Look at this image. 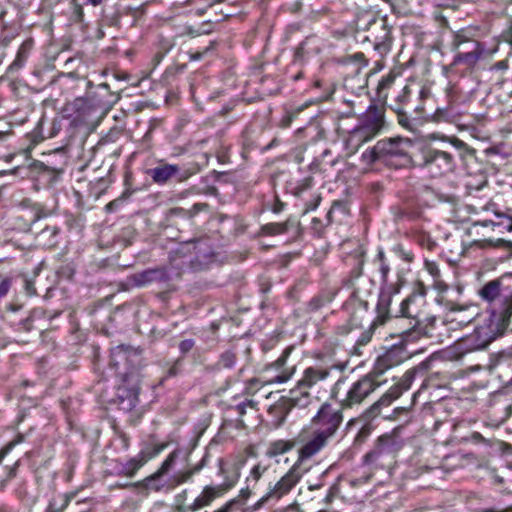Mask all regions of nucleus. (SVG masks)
Listing matches in <instances>:
<instances>
[{"mask_svg":"<svg viewBox=\"0 0 512 512\" xmlns=\"http://www.w3.org/2000/svg\"><path fill=\"white\" fill-rule=\"evenodd\" d=\"M322 418H312L308 427L303 428L295 438V446L300 445L298 465L317 454L325 445L330 436L334 434L342 418H330L332 421L326 428L320 427Z\"/></svg>","mask_w":512,"mask_h":512,"instance_id":"nucleus-1","label":"nucleus"},{"mask_svg":"<svg viewBox=\"0 0 512 512\" xmlns=\"http://www.w3.org/2000/svg\"><path fill=\"white\" fill-rule=\"evenodd\" d=\"M372 419L373 418L365 421L361 425V427L354 439V444H359V445L363 444L367 440V438L371 435L372 431L375 429Z\"/></svg>","mask_w":512,"mask_h":512,"instance_id":"nucleus-31","label":"nucleus"},{"mask_svg":"<svg viewBox=\"0 0 512 512\" xmlns=\"http://www.w3.org/2000/svg\"><path fill=\"white\" fill-rule=\"evenodd\" d=\"M383 125V111L374 105H370L362 116L360 124L352 130L348 139L349 145L357 149L373 139L381 131Z\"/></svg>","mask_w":512,"mask_h":512,"instance_id":"nucleus-2","label":"nucleus"},{"mask_svg":"<svg viewBox=\"0 0 512 512\" xmlns=\"http://www.w3.org/2000/svg\"><path fill=\"white\" fill-rule=\"evenodd\" d=\"M449 141L457 149H463L466 146V144L463 141L455 137L451 138Z\"/></svg>","mask_w":512,"mask_h":512,"instance_id":"nucleus-49","label":"nucleus"},{"mask_svg":"<svg viewBox=\"0 0 512 512\" xmlns=\"http://www.w3.org/2000/svg\"><path fill=\"white\" fill-rule=\"evenodd\" d=\"M425 268L428 271V273L433 276L434 278L439 277L440 270L435 262L432 261H426L425 262Z\"/></svg>","mask_w":512,"mask_h":512,"instance_id":"nucleus-40","label":"nucleus"},{"mask_svg":"<svg viewBox=\"0 0 512 512\" xmlns=\"http://www.w3.org/2000/svg\"><path fill=\"white\" fill-rule=\"evenodd\" d=\"M360 418H351V420L348 422L347 427L351 428L352 426H355L358 424V420Z\"/></svg>","mask_w":512,"mask_h":512,"instance_id":"nucleus-57","label":"nucleus"},{"mask_svg":"<svg viewBox=\"0 0 512 512\" xmlns=\"http://www.w3.org/2000/svg\"><path fill=\"white\" fill-rule=\"evenodd\" d=\"M488 248H503L511 250L512 241H508L502 238L474 240L468 245L463 246L462 253L464 255H470L472 251Z\"/></svg>","mask_w":512,"mask_h":512,"instance_id":"nucleus-19","label":"nucleus"},{"mask_svg":"<svg viewBox=\"0 0 512 512\" xmlns=\"http://www.w3.org/2000/svg\"><path fill=\"white\" fill-rule=\"evenodd\" d=\"M299 465L295 463L293 467L264 495L257 503V507H261L269 499H280L282 496L290 492V490L298 483L301 473L298 471Z\"/></svg>","mask_w":512,"mask_h":512,"instance_id":"nucleus-11","label":"nucleus"},{"mask_svg":"<svg viewBox=\"0 0 512 512\" xmlns=\"http://www.w3.org/2000/svg\"><path fill=\"white\" fill-rule=\"evenodd\" d=\"M23 441V436L19 435L17 439L10 441L0 450V463L13 450V448Z\"/></svg>","mask_w":512,"mask_h":512,"instance_id":"nucleus-36","label":"nucleus"},{"mask_svg":"<svg viewBox=\"0 0 512 512\" xmlns=\"http://www.w3.org/2000/svg\"><path fill=\"white\" fill-rule=\"evenodd\" d=\"M338 492H339V488H338L337 485L331 486L329 491H328V494L324 498L325 504H330L333 501V499L336 497Z\"/></svg>","mask_w":512,"mask_h":512,"instance_id":"nucleus-43","label":"nucleus"},{"mask_svg":"<svg viewBox=\"0 0 512 512\" xmlns=\"http://www.w3.org/2000/svg\"><path fill=\"white\" fill-rule=\"evenodd\" d=\"M500 221L494 222L492 220L477 221L473 225L476 227L481 225L483 227L491 226L493 230L498 229L499 233L512 232V218L501 214H496Z\"/></svg>","mask_w":512,"mask_h":512,"instance_id":"nucleus-26","label":"nucleus"},{"mask_svg":"<svg viewBox=\"0 0 512 512\" xmlns=\"http://www.w3.org/2000/svg\"><path fill=\"white\" fill-rule=\"evenodd\" d=\"M453 47L457 53L452 64H465L469 68L474 67L485 52V47L480 42L470 40L462 34L455 35Z\"/></svg>","mask_w":512,"mask_h":512,"instance_id":"nucleus-7","label":"nucleus"},{"mask_svg":"<svg viewBox=\"0 0 512 512\" xmlns=\"http://www.w3.org/2000/svg\"><path fill=\"white\" fill-rule=\"evenodd\" d=\"M403 442L395 435L384 434L380 436L373 449L363 457V463L375 468L383 467V460L394 458L395 454L402 448Z\"/></svg>","mask_w":512,"mask_h":512,"instance_id":"nucleus-5","label":"nucleus"},{"mask_svg":"<svg viewBox=\"0 0 512 512\" xmlns=\"http://www.w3.org/2000/svg\"><path fill=\"white\" fill-rule=\"evenodd\" d=\"M410 94V89L408 86H405L402 92L399 94L398 99L401 104L405 103L408 100Z\"/></svg>","mask_w":512,"mask_h":512,"instance_id":"nucleus-47","label":"nucleus"},{"mask_svg":"<svg viewBox=\"0 0 512 512\" xmlns=\"http://www.w3.org/2000/svg\"><path fill=\"white\" fill-rule=\"evenodd\" d=\"M330 370L327 368L310 367L304 372L302 379L298 382L299 387H312L319 381L328 378Z\"/></svg>","mask_w":512,"mask_h":512,"instance_id":"nucleus-21","label":"nucleus"},{"mask_svg":"<svg viewBox=\"0 0 512 512\" xmlns=\"http://www.w3.org/2000/svg\"><path fill=\"white\" fill-rule=\"evenodd\" d=\"M163 276V272L160 269H148L139 273H135L130 276L129 280L131 284L136 287L146 286L153 281L160 279Z\"/></svg>","mask_w":512,"mask_h":512,"instance_id":"nucleus-23","label":"nucleus"},{"mask_svg":"<svg viewBox=\"0 0 512 512\" xmlns=\"http://www.w3.org/2000/svg\"><path fill=\"white\" fill-rule=\"evenodd\" d=\"M10 286H11V282L9 279H4L1 281V283H0V299L8 293Z\"/></svg>","mask_w":512,"mask_h":512,"instance_id":"nucleus-46","label":"nucleus"},{"mask_svg":"<svg viewBox=\"0 0 512 512\" xmlns=\"http://www.w3.org/2000/svg\"><path fill=\"white\" fill-rule=\"evenodd\" d=\"M295 446L294 440H276L269 444V447L266 451V455L269 458L276 457L278 455H282L288 451H290Z\"/></svg>","mask_w":512,"mask_h":512,"instance_id":"nucleus-27","label":"nucleus"},{"mask_svg":"<svg viewBox=\"0 0 512 512\" xmlns=\"http://www.w3.org/2000/svg\"><path fill=\"white\" fill-rule=\"evenodd\" d=\"M288 355L289 350H285L276 361L266 367V372L275 373L265 381L266 384H282L290 380L294 373V368L286 367Z\"/></svg>","mask_w":512,"mask_h":512,"instance_id":"nucleus-15","label":"nucleus"},{"mask_svg":"<svg viewBox=\"0 0 512 512\" xmlns=\"http://www.w3.org/2000/svg\"><path fill=\"white\" fill-rule=\"evenodd\" d=\"M414 374L415 371H407L404 374L400 385H395L391 387L388 392H386L377 402H375L370 407V414H372V416H375L376 414L380 413L382 407L390 406L393 400L397 399L404 390L409 389L414 379Z\"/></svg>","mask_w":512,"mask_h":512,"instance_id":"nucleus-14","label":"nucleus"},{"mask_svg":"<svg viewBox=\"0 0 512 512\" xmlns=\"http://www.w3.org/2000/svg\"><path fill=\"white\" fill-rule=\"evenodd\" d=\"M507 16L510 18L511 29H512V2L509 3L505 9Z\"/></svg>","mask_w":512,"mask_h":512,"instance_id":"nucleus-53","label":"nucleus"},{"mask_svg":"<svg viewBox=\"0 0 512 512\" xmlns=\"http://www.w3.org/2000/svg\"><path fill=\"white\" fill-rule=\"evenodd\" d=\"M377 259L380 262V273L382 275L383 280H385L390 271V268L385 262V255L382 249L378 250Z\"/></svg>","mask_w":512,"mask_h":512,"instance_id":"nucleus-39","label":"nucleus"},{"mask_svg":"<svg viewBox=\"0 0 512 512\" xmlns=\"http://www.w3.org/2000/svg\"><path fill=\"white\" fill-rule=\"evenodd\" d=\"M243 427L242 418H224L220 426V433L232 438L235 436L233 430H240Z\"/></svg>","mask_w":512,"mask_h":512,"instance_id":"nucleus-28","label":"nucleus"},{"mask_svg":"<svg viewBox=\"0 0 512 512\" xmlns=\"http://www.w3.org/2000/svg\"><path fill=\"white\" fill-rule=\"evenodd\" d=\"M59 232L58 228L57 227H52V228H49L47 227L46 229H44L42 232H41V235L42 236H45L46 234L50 233L51 235H57Z\"/></svg>","mask_w":512,"mask_h":512,"instance_id":"nucleus-50","label":"nucleus"},{"mask_svg":"<svg viewBox=\"0 0 512 512\" xmlns=\"http://www.w3.org/2000/svg\"><path fill=\"white\" fill-rule=\"evenodd\" d=\"M208 457H209V454H208V452H206L198 465L193 467L191 470L183 473L179 482L180 483L185 482V481L189 480L194 474L198 473L204 466H206Z\"/></svg>","mask_w":512,"mask_h":512,"instance_id":"nucleus-33","label":"nucleus"},{"mask_svg":"<svg viewBox=\"0 0 512 512\" xmlns=\"http://www.w3.org/2000/svg\"><path fill=\"white\" fill-rule=\"evenodd\" d=\"M424 165L432 176H441L454 169L452 155L440 150H429L424 156Z\"/></svg>","mask_w":512,"mask_h":512,"instance_id":"nucleus-12","label":"nucleus"},{"mask_svg":"<svg viewBox=\"0 0 512 512\" xmlns=\"http://www.w3.org/2000/svg\"><path fill=\"white\" fill-rule=\"evenodd\" d=\"M102 1L103 0H86V3L92 6H98L102 3Z\"/></svg>","mask_w":512,"mask_h":512,"instance_id":"nucleus-58","label":"nucleus"},{"mask_svg":"<svg viewBox=\"0 0 512 512\" xmlns=\"http://www.w3.org/2000/svg\"><path fill=\"white\" fill-rule=\"evenodd\" d=\"M491 420L492 421L490 423H488V424L497 427V426H499V425H501L503 423L504 419L503 418L502 419H500V418H491Z\"/></svg>","mask_w":512,"mask_h":512,"instance_id":"nucleus-54","label":"nucleus"},{"mask_svg":"<svg viewBox=\"0 0 512 512\" xmlns=\"http://www.w3.org/2000/svg\"><path fill=\"white\" fill-rule=\"evenodd\" d=\"M383 381L376 380L372 376H364L353 384L345 399L346 406H352L362 402L370 393L379 387Z\"/></svg>","mask_w":512,"mask_h":512,"instance_id":"nucleus-13","label":"nucleus"},{"mask_svg":"<svg viewBox=\"0 0 512 512\" xmlns=\"http://www.w3.org/2000/svg\"><path fill=\"white\" fill-rule=\"evenodd\" d=\"M512 315H504L502 312L492 311L478 321L474 329L480 339V345L487 347L493 340L501 336L510 324Z\"/></svg>","mask_w":512,"mask_h":512,"instance_id":"nucleus-4","label":"nucleus"},{"mask_svg":"<svg viewBox=\"0 0 512 512\" xmlns=\"http://www.w3.org/2000/svg\"><path fill=\"white\" fill-rule=\"evenodd\" d=\"M17 468H18V461L9 469V472H8L9 479L16 476Z\"/></svg>","mask_w":512,"mask_h":512,"instance_id":"nucleus-52","label":"nucleus"},{"mask_svg":"<svg viewBox=\"0 0 512 512\" xmlns=\"http://www.w3.org/2000/svg\"><path fill=\"white\" fill-rule=\"evenodd\" d=\"M77 13H78L79 18H81L82 15H83V11H82V8L80 6L77 7Z\"/></svg>","mask_w":512,"mask_h":512,"instance_id":"nucleus-62","label":"nucleus"},{"mask_svg":"<svg viewBox=\"0 0 512 512\" xmlns=\"http://www.w3.org/2000/svg\"><path fill=\"white\" fill-rule=\"evenodd\" d=\"M202 54L201 53H195L193 55H191V59L192 60H199L201 58Z\"/></svg>","mask_w":512,"mask_h":512,"instance_id":"nucleus-60","label":"nucleus"},{"mask_svg":"<svg viewBox=\"0 0 512 512\" xmlns=\"http://www.w3.org/2000/svg\"><path fill=\"white\" fill-rule=\"evenodd\" d=\"M472 439L475 440V441H482V440H484L482 435L480 433H478V432H474L472 434Z\"/></svg>","mask_w":512,"mask_h":512,"instance_id":"nucleus-56","label":"nucleus"},{"mask_svg":"<svg viewBox=\"0 0 512 512\" xmlns=\"http://www.w3.org/2000/svg\"><path fill=\"white\" fill-rule=\"evenodd\" d=\"M218 465L219 474L223 475L225 478L224 482L218 487H205L203 492L195 498L193 504L190 506L192 511L199 510L202 507L209 505L217 496L231 489L237 483L240 476L238 469H235L233 474L226 475L223 459L218 460Z\"/></svg>","mask_w":512,"mask_h":512,"instance_id":"nucleus-8","label":"nucleus"},{"mask_svg":"<svg viewBox=\"0 0 512 512\" xmlns=\"http://www.w3.org/2000/svg\"><path fill=\"white\" fill-rule=\"evenodd\" d=\"M236 357L232 352H225L221 355L220 365L224 368H232L235 365Z\"/></svg>","mask_w":512,"mask_h":512,"instance_id":"nucleus-38","label":"nucleus"},{"mask_svg":"<svg viewBox=\"0 0 512 512\" xmlns=\"http://www.w3.org/2000/svg\"><path fill=\"white\" fill-rule=\"evenodd\" d=\"M429 386H436V384H434V377H431L429 379V382H428Z\"/></svg>","mask_w":512,"mask_h":512,"instance_id":"nucleus-64","label":"nucleus"},{"mask_svg":"<svg viewBox=\"0 0 512 512\" xmlns=\"http://www.w3.org/2000/svg\"><path fill=\"white\" fill-rule=\"evenodd\" d=\"M74 496V493H59L54 495L49 500L45 512H63L68 507Z\"/></svg>","mask_w":512,"mask_h":512,"instance_id":"nucleus-25","label":"nucleus"},{"mask_svg":"<svg viewBox=\"0 0 512 512\" xmlns=\"http://www.w3.org/2000/svg\"><path fill=\"white\" fill-rule=\"evenodd\" d=\"M413 144L409 139L396 138L386 141H379L375 149L369 152L371 161L376 159V154L385 155L388 157L399 158V166H404L410 163V150Z\"/></svg>","mask_w":512,"mask_h":512,"instance_id":"nucleus-9","label":"nucleus"},{"mask_svg":"<svg viewBox=\"0 0 512 512\" xmlns=\"http://www.w3.org/2000/svg\"><path fill=\"white\" fill-rule=\"evenodd\" d=\"M479 315V309L476 305L457 307L451 309L446 316V322L451 329L464 327L474 321Z\"/></svg>","mask_w":512,"mask_h":512,"instance_id":"nucleus-16","label":"nucleus"},{"mask_svg":"<svg viewBox=\"0 0 512 512\" xmlns=\"http://www.w3.org/2000/svg\"><path fill=\"white\" fill-rule=\"evenodd\" d=\"M114 204H115V202H110L109 204H107L106 209H107L108 211H111V210L113 209V205H114Z\"/></svg>","mask_w":512,"mask_h":512,"instance_id":"nucleus-61","label":"nucleus"},{"mask_svg":"<svg viewBox=\"0 0 512 512\" xmlns=\"http://www.w3.org/2000/svg\"><path fill=\"white\" fill-rule=\"evenodd\" d=\"M194 347V341L192 339H185L180 342L179 349L182 353L189 352Z\"/></svg>","mask_w":512,"mask_h":512,"instance_id":"nucleus-44","label":"nucleus"},{"mask_svg":"<svg viewBox=\"0 0 512 512\" xmlns=\"http://www.w3.org/2000/svg\"><path fill=\"white\" fill-rule=\"evenodd\" d=\"M393 81H394V77L389 76L387 78H384L379 82L378 88L379 89L388 88L393 83Z\"/></svg>","mask_w":512,"mask_h":512,"instance_id":"nucleus-48","label":"nucleus"},{"mask_svg":"<svg viewBox=\"0 0 512 512\" xmlns=\"http://www.w3.org/2000/svg\"><path fill=\"white\" fill-rule=\"evenodd\" d=\"M165 485L166 481L164 480V477L155 472L142 481L121 485V487L133 486L137 488H144L146 490L160 491L163 487H165Z\"/></svg>","mask_w":512,"mask_h":512,"instance_id":"nucleus-24","label":"nucleus"},{"mask_svg":"<svg viewBox=\"0 0 512 512\" xmlns=\"http://www.w3.org/2000/svg\"><path fill=\"white\" fill-rule=\"evenodd\" d=\"M400 353L401 351L399 350L398 357L397 351L392 350L379 356L374 364L373 370L367 375L372 376L376 380H379V377L383 375L388 369L402 362L403 358Z\"/></svg>","mask_w":512,"mask_h":512,"instance_id":"nucleus-17","label":"nucleus"},{"mask_svg":"<svg viewBox=\"0 0 512 512\" xmlns=\"http://www.w3.org/2000/svg\"><path fill=\"white\" fill-rule=\"evenodd\" d=\"M160 449H156L153 454L141 451L136 457L129 459L119 465L118 473L127 477H134L137 471L154 455L158 454Z\"/></svg>","mask_w":512,"mask_h":512,"instance_id":"nucleus-18","label":"nucleus"},{"mask_svg":"<svg viewBox=\"0 0 512 512\" xmlns=\"http://www.w3.org/2000/svg\"><path fill=\"white\" fill-rule=\"evenodd\" d=\"M424 303L423 296L411 295L400 303L399 311L396 316L411 318L415 321L411 329L402 333L406 340L416 339L419 336L429 335L427 327L421 326L420 305Z\"/></svg>","mask_w":512,"mask_h":512,"instance_id":"nucleus-6","label":"nucleus"},{"mask_svg":"<svg viewBox=\"0 0 512 512\" xmlns=\"http://www.w3.org/2000/svg\"><path fill=\"white\" fill-rule=\"evenodd\" d=\"M370 340V337L369 336H363L360 340H359V343L361 345H365L366 343H368Z\"/></svg>","mask_w":512,"mask_h":512,"instance_id":"nucleus-59","label":"nucleus"},{"mask_svg":"<svg viewBox=\"0 0 512 512\" xmlns=\"http://www.w3.org/2000/svg\"><path fill=\"white\" fill-rule=\"evenodd\" d=\"M179 171L177 165L173 164H164L157 166L148 171L149 175L153 179V181L157 184L166 183L171 177L176 175Z\"/></svg>","mask_w":512,"mask_h":512,"instance_id":"nucleus-22","label":"nucleus"},{"mask_svg":"<svg viewBox=\"0 0 512 512\" xmlns=\"http://www.w3.org/2000/svg\"><path fill=\"white\" fill-rule=\"evenodd\" d=\"M448 116V110L447 108H438L435 113L433 114V120L434 121H441L446 119Z\"/></svg>","mask_w":512,"mask_h":512,"instance_id":"nucleus-45","label":"nucleus"},{"mask_svg":"<svg viewBox=\"0 0 512 512\" xmlns=\"http://www.w3.org/2000/svg\"><path fill=\"white\" fill-rule=\"evenodd\" d=\"M479 294L488 302L499 301V307L493 311L502 312L504 315H512V289L505 287L502 279L488 282Z\"/></svg>","mask_w":512,"mask_h":512,"instance_id":"nucleus-10","label":"nucleus"},{"mask_svg":"<svg viewBox=\"0 0 512 512\" xmlns=\"http://www.w3.org/2000/svg\"><path fill=\"white\" fill-rule=\"evenodd\" d=\"M266 469L265 466L257 464L252 468L250 475L255 481H258Z\"/></svg>","mask_w":512,"mask_h":512,"instance_id":"nucleus-41","label":"nucleus"},{"mask_svg":"<svg viewBox=\"0 0 512 512\" xmlns=\"http://www.w3.org/2000/svg\"><path fill=\"white\" fill-rule=\"evenodd\" d=\"M139 387L140 375L137 370L131 369L121 374L116 398L112 400L118 406L119 412L129 413L136 406Z\"/></svg>","mask_w":512,"mask_h":512,"instance_id":"nucleus-3","label":"nucleus"},{"mask_svg":"<svg viewBox=\"0 0 512 512\" xmlns=\"http://www.w3.org/2000/svg\"><path fill=\"white\" fill-rule=\"evenodd\" d=\"M174 459L173 457L170 455L161 465V467L156 471L157 473H159L161 476L164 477V475L169 471L172 463H173Z\"/></svg>","mask_w":512,"mask_h":512,"instance_id":"nucleus-42","label":"nucleus"},{"mask_svg":"<svg viewBox=\"0 0 512 512\" xmlns=\"http://www.w3.org/2000/svg\"><path fill=\"white\" fill-rule=\"evenodd\" d=\"M499 445L501 447H503V452L504 453H512V446L511 445L505 444L503 442H500Z\"/></svg>","mask_w":512,"mask_h":512,"instance_id":"nucleus-55","label":"nucleus"},{"mask_svg":"<svg viewBox=\"0 0 512 512\" xmlns=\"http://www.w3.org/2000/svg\"><path fill=\"white\" fill-rule=\"evenodd\" d=\"M250 494L251 492L249 488L241 489L238 498L229 501L225 506H223L216 512H231L235 507L239 508L244 504L245 500L249 498Z\"/></svg>","mask_w":512,"mask_h":512,"instance_id":"nucleus-30","label":"nucleus"},{"mask_svg":"<svg viewBox=\"0 0 512 512\" xmlns=\"http://www.w3.org/2000/svg\"><path fill=\"white\" fill-rule=\"evenodd\" d=\"M392 295L390 292L381 293L378 301V309L381 313H389V307L391 305Z\"/></svg>","mask_w":512,"mask_h":512,"instance_id":"nucleus-35","label":"nucleus"},{"mask_svg":"<svg viewBox=\"0 0 512 512\" xmlns=\"http://www.w3.org/2000/svg\"><path fill=\"white\" fill-rule=\"evenodd\" d=\"M288 223H269L262 227V232L266 235H278L287 232Z\"/></svg>","mask_w":512,"mask_h":512,"instance_id":"nucleus-32","label":"nucleus"},{"mask_svg":"<svg viewBox=\"0 0 512 512\" xmlns=\"http://www.w3.org/2000/svg\"><path fill=\"white\" fill-rule=\"evenodd\" d=\"M480 339L477 337L475 332L460 338L454 345L453 349L457 356H463L467 353L481 350L486 348L484 345H480Z\"/></svg>","mask_w":512,"mask_h":512,"instance_id":"nucleus-20","label":"nucleus"},{"mask_svg":"<svg viewBox=\"0 0 512 512\" xmlns=\"http://www.w3.org/2000/svg\"><path fill=\"white\" fill-rule=\"evenodd\" d=\"M329 407L328 404H323L322 407L319 409V411L317 412L316 416L317 417H320V416H329L328 415V412H327V408Z\"/></svg>","mask_w":512,"mask_h":512,"instance_id":"nucleus-51","label":"nucleus"},{"mask_svg":"<svg viewBox=\"0 0 512 512\" xmlns=\"http://www.w3.org/2000/svg\"><path fill=\"white\" fill-rule=\"evenodd\" d=\"M112 363L115 367L123 360H127V351L124 346H118L112 350L111 353Z\"/></svg>","mask_w":512,"mask_h":512,"instance_id":"nucleus-34","label":"nucleus"},{"mask_svg":"<svg viewBox=\"0 0 512 512\" xmlns=\"http://www.w3.org/2000/svg\"><path fill=\"white\" fill-rule=\"evenodd\" d=\"M235 410H236V413H238L239 415H244L247 413L255 412L256 408H255V404L253 401H247V402L238 404L235 407Z\"/></svg>","mask_w":512,"mask_h":512,"instance_id":"nucleus-37","label":"nucleus"},{"mask_svg":"<svg viewBox=\"0 0 512 512\" xmlns=\"http://www.w3.org/2000/svg\"><path fill=\"white\" fill-rule=\"evenodd\" d=\"M403 411H404V408H401V407H397V408L394 409L395 413H401Z\"/></svg>","mask_w":512,"mask_h":512,"instance_id":"nucleus-63","label":"nucleus"},{"mask_svg":"<svg viewBox=\"0 0 512 512\" xmlns=\"http://www.w3.org/2000/svg\"><path fill=\"white\" fill-rule=\"evenodd\" d=\"M32 47H33V40L32 39L25 40L19 47L16 58L13 61L11 67L12 68H21L24 65V63L26 62V60L29 56V53L32 50Z\"/></svg>","mask_w":512,"mask_h":512,"instance_id":"nucleus-29","label":"nucleus"}]
</instances>
